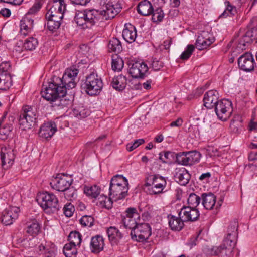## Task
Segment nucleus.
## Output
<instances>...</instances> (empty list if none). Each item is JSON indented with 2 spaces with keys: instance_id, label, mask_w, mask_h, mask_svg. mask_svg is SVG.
I'll list each match as a JSON object with an SVG mask.
<instances>
[{
  "instance_id": "nucleus-1",
  "label": "nucleus",
  "mask_w": 257,
  "mask_h": 257,
  "mask_svg": "<svg viewBox=\"0 0 257 257\" xmlns=\"http://www.w3.org/2000/svg\"><path fill=\"white\" fill-rule=\"evenodd\" d=\"M102 10L85 9L76 12L74 21L82 29L91 28L99 22L113 18L120 12L118 4L114 5L111 0H101Z\"/></svg>"
},
{
  "instance_id": "nucleus-2",
  "label": "nucleus",
  "mask_w": 257,
  "mask_h": 257,
  "mask_svg": "<svg viewBox=\"0 0 257 257\" xmlns=\"http://www.w3.org/2000/svg\"><path fill=\"white\" fill-rule=\"evenodd\" d=\"M60 82V78L54 76L49 82L48 86H46L44 90L41 91L42 96L46 100L50 101L51 104L58 97L64 96L66 94L64 87H61L59 85Z\"/></svg>"
},
{
  "instance_id": "nucleus-3",
  "label": "nucleus",
  "mask_w": 257,
  "mask_h": 257,
  "mask_svg": "<svg viewBox=\"0 0 257 257\" xmlns=\"http://www.w3.org/2000/svg\"><path fill=\"white\" fill-rule=\"evenodd\" d=\"M36 200L47 213H56L60 208L58 198L52 193L46 191L40 192L38 194Z\"/></svg>"
},
{
  "instance_id": "nucleus-4",
  "label": "nucleus",
  "mask_w": 257,
  "mask_h": 257,
  "mask_svg": "<svg viewBox=\"0 0 257 257\" xmlns=\"http://www.w3.org/2000/svg\"><path fill=\"white\" fill-rule=\"evenodd\" d=\"M38 117L37 110L29 105L23 107L19 115L20 128L23 131L31 128L35 125Z\"/></svg>"
},
{
  "instance_id": "nucleus-5",
  "label": "nucleus",
  "mask_w": 257,
  "mask_h": 257,
  "mask_svg": "<svg viewBox=\"0 0 257 257\" xmlns=\"http://www.w3.org/2000/svg\"><path fill=\"white\" fill-rule=\"evenodd\" d=\"M103 85L101 78L93 73L86 77L85 81L82 82L81 86L87 94L93 96L100 93Z\"/></svg>"
},
{
  "instance_id": "nucleus-6",
  "label": "nucleus",
  "mask_w": 257,
  "mask_h": 257,
  "mask_svg": "<svg viewBox=\"0 0 257 257\" xmlns=\"http://www.w3.org/2000/svg\"><path fill=\"white\" fill-rule=\"evenodd\" d=\"M145 185L150 187L148 188L150 194H157L163 192L166 181L165 178L159 175H151L147 178Z\"/></svg>"
},
{
  "instance_id": "nucleus-7",
  "label": "nucleus",
  "mask_w": 257,
  "mask_h": 257,
  "mask_svg": "<svg viewBox=\"0 0 257 257\" xmlns=\"http://www.w3.org/2000/svg\"><path fill=\"white\" fill-rule=\"evenodd\" d=\"M79 70L75 67L73 66L68 68L65 70L62 78H60V83L59 85L61 87H64L65 89V94L67 90L75 88L76 85V78L78 73Z\"/></svg>"
},
{
  "instance_id": "nucleus-8",
  "label": "nucleus",
  "mask_w": 257,
  "mask_h": 257,
  "mask_svg": "<svg viewBox=\"0 0 257 257\" xmlns=\"http://www.w3.org/2000/svg\"><path fill=\"white\" fill-rule=\"evenodd\" d=\"M151 228L148 223L139 224L138 226L131 230V236L133 240L138 242L146 241L151 235Z\"/></svg>"
},
{
  "instance_id": "nucleus-9",
  "label": "nucleus",
  "mask_w": 257,
  "mask_h": 257,
  "mask_svg": "<svg viewBox=\"0 0 257 257\" xmlns=\"http://www.w3.org/2000/svg\"><path fill=\"white\" fill-rule=\"evenodd\" d=\"M231 106V101L228 99L219 100L214 106L218 118L221 120L226 121L230 115Z\"/></svg>"
},
{
  "instance_id": "nucleus-10",
  "label": "nucleus",
  "mask_w": 257,
  "mask_h": 257,
  "mask_svg": "<svg viewBox=\"0 0 257 257\" xmlns=\"http://www.w3.org/2000/svg\"><path fill=\"white\" fill-rule=\"evenodd\" d=\"M201 157V154L197 151L183 152L177 154V161L183 165H192L199 162Z\"/></svg>"
},
{
  "instance_id": "nucleus-11",
  "label": "nucleus",
  "mask_w": 257,
  "mask_h": 257,
  "mask_svg": "<svg viewBox=\"0 0 257 257\" xmlns=\"http://www.w3.org/2000/svg\"><path fill=\"white\" fill-rule=\"evenodd\" d=\"M73 182L71 177L66 176L64 174H58L54 178L50 184L51 187L58 191H61L68 189Z\"/></svg>"
},
{
  "instance_id": "nucleus-12",
  "label": "nucleus",
  "mask_w": 257,
  "mask_h": 257,
  "mask_svg": "<svg viewBox=\"0 0 257 257\" xmlns=\"http://www.w3.org/2000/svg\"><path fill=\"white\" fill-rule=\"evenodd\" d=\"M125 213L126 215L125 216H121V223L123 225L124 228L132 230L139 224L136 219H139L140 216L137 213L136 209L133 207L127 208Z\"/></svg>"
},
{
  "instance_id": "nucleus-13",
  "label": "nucleus",
  "mask_w": 257,
  "mask_h": 257,
  "mask_svg": "<svg viewBox=\"0 0 257 257\" xmlns=\"http://www.w3.org/2000/svg\"><path fill=\"white\" fill-rule=\"evenodd\" d=\"M129 73L133 78H144L148 71L147 64L142 61H132L129 64Z\"/></svg>"
},
{
  "instance_id": "nucleus-14",
  "label": "nucleus",
  "mask_w": 257,
  "mask_h": 257,
  "mask_svg": "<svg viewBox=\"0 0 257 257\" xmlns=\"http://www.w3.org/2000/svg\"><path fill=\"white\" fill-rule=\"evenodd\" d=\"M215 41V38L207 31H202L196 41V47L199 50L207 48Z\"/></svg>"
},
{
  "instance_id": "nucleus-15",
  "label": "nucleus",
  "mask_w": 257,
  "mask_h": 257,
  "mask_svg": "<svg viewBox=\"0 0 257 257\" xmlns=\"http://www.w3.org/2000/svg\"><path fill=\"white\" fill-rule=\"evenodd\" d=\"M20 209L16 206H10L2 213V222L5 225L12 224L19 216Z\"/></svg>"
},
{
  "instance_id": "nucleus-16",
  "label": "nucleus",
  "mask_w": 257,
  "mask_h": 257,
  "mask_svg": "<svg viewBox=\"0 0 257 257\" xmlns=\"http://www.w3.org/2000/svg\"><path fill=\"white\" fill-rule=\"evenodd\" d=\"M238 64L241 70L250 72L254 70L255 61L252 54L246 52L239 57Z\"/></svg>"
},
{
  "instance_id": "nucleus-17",
  "label": "nucleus",
  "mask_w": 257,
  "mask_h": 257,
  "mask_svg": "<svg viewBox=\"0 0 257 257\" xmlns=\"http://www.w3.org/2000/svg\"><path fill=\"white\" fill-rule=\"evenodd\" d=\"M199 215L198 209L188 206H184L179 213V216L184 222L195 221L198 219Z\"/></svg>"
},
{
  "instance_id": "nucleus-18",
  "label": "nucleus",
  "mask_w": 257,
  "mask_h": 257,
  "mask_svg": "<svg viewBox=\"0 0 257 257\" xmlns=\"http://www.w3.org/2000/svg\"><path fill=\"white\" fill-rule=\"evenodd\" d=\"M227 240H225L224 243H222L218 247L213 246L209 247L208 246H206L204 248L203 251L207 255L229 254V253L231 251L232 246L230 245L227 247H224L225 243H227Z\"/></svg>"
},
{
  "instance_id": "nucleus-19",
  "label": "nucleus",
  "mask_w": 257,
  "mask_h": 257,
  "mask_svg": "<svg viewBox=\"0 0 257 257\" xmlns=\"http://www.w3.org/2000/svg\"><path fill=\"white\" fill-rule=\"evenodd\" d=\"M109 196L115 200H121L128 195V186L109 185Z\"/></svg>"
},
{
  "instance_id": "nucleus-20",
  "label": "nucleus",
  "mask_w": 257,
  "mask_h": 257,
  "mask_svg": "<svg viewBox=\"0 0 257 257\" xmlns=\"http://www.w3.org/2000/svg\"><path fill=\"white\" fill-rule=\"evenodd\" d=\"M14 159L15 155L13 150L11 148L7 149L6 147L2 148L1 159L2 166L4 169H7L12 165Z\"/></svg>"
},
{
  "instance_id": "nucleus-21",
  "label": "nucleus",
  "mask_w": 257,
  "mask_h": 257,
  "mask_svg": "<svg viewBox=\"0 0 257 257\" xmlns=\"http://www.w3.org/2000/svg\"><path fill=\"white\" fill-rule=\"evenodd\" d=\"M56 123L53 121L44 123L40 127L39 134L40 137L48 139L51 138L57 131Z\"/></svg>"
},
{
  "instance_id": "nucleus-22",
  "label": "nucleus",
  "mask_w": 257,
  "mask_h": 257,
  "mask_svg": "<svg viewBox=\"0 0 257 257\" xmlns=\"http://www.w3.org/2000/svg\"><path fill=\"white\" fill-rule=\"evenodd\" d=\"M219 93L215 90H211L206 92L204 96V105L207 108H214L215 105L219 101Z\"/></svg>"
},
{
  "instance_id": "nucleus-23",
  "label": "nucleus",
  "mask_w": 257,
  "mask_h": 257,
  "mask_svg": "<svg viewBox=\"0 0 257 257\" xmlns=\"http://www.w3.org/2000/svg\"><path fill=\"white\" fill-rule=\"evenodd\" d=\"M237 227L235 225H231L228 228V233L227 235V236L224 239L223 241V243L225 240H227V243H225V245L224 247H227L228 245H231L232 246V248L231 249V251L229 253V254H224L227 256H230L232 254V252L234 248V246L236 243V236H237Z\"/></svg>"
},
{
  "instance_id": "nucleus-24",
  "label": "nucleus",
  "mask_w": 257,
  "mask_h": 257,
  "mask_svg": "<svg viewBox=\"0 0 257 257\" xmlns=\"http://www.w3.org/2000/svg\"><path fill=\"white\" fill-rule=\"evenodd\" d=\"M62 11H58V7L53 5L46 13V18L61 23L66 9L62 8Z\"/></svg>"
},
{
  "instance_id": "nucleus-25",
  "label": "nucleus",
  "mask_w": 257,
  "mask_h": 257,
  "mask_svg": "<svg viewBox=\"0 0 257 257\" xmlns=\"http://www.w3.org/2000/svg\"><path fill=\"white\" fill-rule=\"evenodd\" d=\"M122 37L129 43L134 42L137 37L135 27L130 23L126 24L122 31Z\"/></svg>"
},
{
  "instance_id": "nucleus-26",
  "label": "nucleus",
  "mask_w": 257,
  "mask_h": 257,
  "mask_svg": "<svg viewBox=\"0 0 257 257\" xmlns=\"http://www.w3.org/2000/svg\"><path fill=\"white\" fill-rule=\"evenodd\" d=\"M104 240L102 236L97 235L91 238L90 244V250L93 253H99L104 248Z\"/></svg>"
},
{
  "instance_id": "nucleus-27",
  "label": "nucleus",
  "mask_w": 257,
  "mask_h": 257,
  "mask_svg": "<svg viewBox=\"0 0 257 257\" xmlns=\"http://www.w3.org/2000/svg\"><path fill=\"white\" fill-rule=\"evenodd\" d=\"M202 205L207 210H211L215 206L216 196L212 193H204L201 194Z\"/></svg>"
},
{
  "instance_id": "nucleus-28",
  "label": "nucleus",
  "mask_w": 257,
  "mask_h": 257,
  "mask_svg": "<svg viewBox=\"0 0 257 257\" xmlns=\"http://www.w3.org/2000/svg\"><path fill=\"white\" fill-rule=\"evenodd\" d=\"M5 118L4 116L0 120V139L2 140H6L11 136L13 128L12 124L5 122Z\"/></svg>"
},
{
  "instance_id": "nucleus-29",
  "label": "nucleus",
  "mask_w": 257,
  "mask_h": 257,
  "mask_svg": "<svg viewBox=\"0 0 257 257\" xmlns=\"http://www.w3.org/2000/svg\"><path fill=\"white\" fill-rule=\"evenodd\" d=\"M175 180L181 185H186L189 181L191 175L185 168L178 169L174 175Z\"/></svg>"
},
{
  "instance_id": "nucleus-30",
  "label": "nucleus",
  "mask_w": 257,
  "mask_h": 257,
  "mask_svg": "<svg viewBox=\"0 0 257 257\" xmlns=\"http://www.w3.org/2000/svg\"><path fill=\"white\" fill-rule=\"evenodd\" d=\"M107 233L112 244H117L123 237V234L115 227L108 228Z\"/></svg>"
},
{
  "instance_id": "nucleus-31",
  "label": "nucleus",
  "mask_w": 257,
  "mask_h": 257,
  "mask_svg": "<svg viewBox=\"0 0 257 257\" xmlns=\"http://www.w3.org/2000/svg\"><path fill=\"white\" fill-rule=\"evenodd\" d=\"M138 12L143 16H148L153 12V8L151 3L147 0L140 2L137 6Z\"/></svg>"
},
{
  "instance_id": "nucleus-32",
  "label": "nucleus",
  "mask_w": 257,
  "mask_h": 257,
  "mask_svg": "<svg viewBox=\"0 0 257 257\" xmlns=\"http://www.w3.org/2000/svg\"><path fill=\"white\" fill-rule=\"evenodd\" d=\"M169 225L171 229L174 231H180L184 227V221L180 218L173 215L168 216Z\"/></svg>"
},
{
  "instance_id": "nucleus-33",
  "label": "nucleus",
  "mask_w": 257,
  "mask_h": 257,
  "mask_svg": "<svg viewBox=\"0 0 257 257\" xmlns=\"http://www.w3.org/2000/svg\"><path fill=\"white\" fill-rule=\"evenodd\" d=\"M127 79L125 76L122 75L114 77L112 80L111 85L118 91L123 90L126 87Z\"/></svg>"
},
{
  "instance_id": "nucleus-34",
  "label": "nucleus",
  "mask_w": 257,
  "mask_h": 257,
  "mask_svg": "<svg viewBox=\"0 0 257 257\" xmlns=\"http://www.w3.org/2000/svg\"><path fill=\"white\" fill-rule=\"evenodd\" d=\"M37 243V238H20L17 240V243L20 246L26 249H30L35 247Z\"/></svg>"
},
{
  "instance_id": "nucleus-35",
  "label": "nucleus",
  "mask_w": 257,
  "mask_h": 257,
  "mask_svg": "<svg viewBox=\"0 0 257 257\" xmlns=\"http://www.w3.org/2000/svg\"><path fill=\"white\" fill-rule=\"evenodd\" d=\"M91 111L86 106L79 105L73 109V115L79 119L84 118L88 116Z\"/></svg>"
},
{
  "instance_id": "nucleus-36",
  "label": "nucleus",
  "mask_w": 257,
  "mask_h": 257,
  "mask_svg": "<svg viewBox=\"0 0 257 257\" xmlns=\"http://www.w3.org/2000/svg\"><path fill=\"white\" fill-rule=\"evenodd\" d=\"M12 85V79L10 74L0 73V89L7 90Z\"/></svg>"
},
{
  "instance_id": "nucleus-37",
  "label": "nucleus",
  "mask_w": 257,
  "mask_h": 257,
  "mask_svg": "<svg viewBox=\"0 0 257 257\" xmlns=\"http://www.w3.org/2000/svg\"><path fill=\"white\" fill-rule=\"evenodd\" d=\"M71 104V100L67 98L65 94L64 96L58 97L53 102H51V106L58 109H62L64 107H67Z\"/></svg>"
},
{
  "instance_id": "nucleus-38",
  "label": "nucleus",
  "mask_w": 257,
  "mask_h": 257,
  "mask_svg": "<svg viewBox=\"0 0 257 257\" xmlns=\"http://www.w3.org/2000/svg\"><path fill=\"white\" fill-rule=\"evenodd\" d=\"M97 202L96 204L99 205L101 207L105 208L107 209H110L112 207L113 201L111 196L109 198L104 194L100 195L98 196Z\"/></svg>"
},
{
  "instance_id": "nucleus-39",
  "label": "nucleus",
  "mask_w": 257,
  "mask_h": 257,
  "mask_svg": "<svg viewBox=\"0 0 257 257\" xmlns=\"http://www.w3.org/2000/svg\"><path fill=\"white\" fill-rule=\"evenodd\" d=\"M109 51L119 53L122 50L121 42L116 38H112L109 40L108 44Z\"/></svg>"
},
{
  "instance_id": "nucleus-40",
  "label": "nucleus",
  "mask_w": 257,
  "mask_h": 257,
  "mask_svg": "<svg viewBox=\"0 0 257 257\" xmlns=\"http://www.w3.org/2000/svg\"><path fill=\"white\" fill-rule=\"evenodd\" d=\"M27 225L26 232L31 235H36L38 234L40 230V225L35 219L32 220V221L28 222Z\"/></svg>"
},
{
  "instance_id": "nucleus-41",
  "label": "nucleus",
  "mask_w": 257,
  "mask_h": 257,
  "mask_svg": "<svg viewBox=\"0 0 257 257\" xmlns=\"http://www.w3.org/2000/svg\"><path fill=\"white\" fill-rule=\"evenodd\" d=\"M177 154L174 152L167 151L159 153V159L166 164L171 163L175 158L177 159Z\"/></svg>"
},
{
  "instance_id": "nucleus-42",
  "label": "nucleus",
  "mask_w": 257,
  "mask_h": 257,
  "mask_svg": "<svg viewBox=\"0 0 257 257\" xmlns=\"http://www.w3.org/2000/svg\"><path fill=\"white\" fill-rule=\"evenodd\" d=\"M109 185L128 186V182L126 177L123 175H116L111 178Z\"/></svg>"
},
{
  "instance_id": "nucleus-43",
  "label": "nucleus",
  "mask_w": 257,
  "mask_h": 257,
  "mask_svg": "<svg viewBox=\"0 0 257 257\" xmlns=\"http://www.w3.org/2000/svg\"><path fill=\"white\" fill-rule=\"evenodd\" d=\"M124 66V61L117 54L112 55L111 67L113 70L120 71Z\"/></svg>"
},
{
  "instance_id": "nucleus-44",
  "label": "nucleus",
  "mask_w": 257,
  "mask_h": 257,
  "mask_svg": "<svg viewBox=\"0 0 257 257\" xmlns=\"http://www.w3.org/2000/svg\"><path fill=\"white\" fill-rule=\"evenodd\" d=\"M38 45L37 39L33 36L29 37L24 40L23 47L27 50L33 51Z\"/></svg>"
},
{
  "instance_id": "nucleus-45",
  "label": "nucleus",
  "mask_w": 257,
  "mask_h": 257,
  "mask_svg": "<svg viewBox=\"0 0 257 257\" xmlns=\"http://www.w3.org/2000/svg\"><path fill=\"white\" fill-rule=\"evenodd\" d=\"M84 192L87 196L96 199L100 194V188L97 185L85 187Z\"/></svg>"
},
{
  "instance_id": "nucleus-46",
  "label": "nucleus",
  "mask_w": 257,
  "mask_h": 257,
  "mask_svg": "<svg viewBox=\"0 0 257 257\" xmlns=\"http://www.w3.org/2000/svg\"><path fill=\"white\" fill-rule=\"evenodd\" d=\"M68 240L70 241L69 243L70 244L75 246L80 245L82 241L81 235L78 231H72L69 235Z\"/></svg>"
},
{
  "instance_id": "nucleus-47",
  "label": "nucleus",
  "mask_w": 257,
  "mask_h": 257,
  "mask_svg": "<svg viewBox=\"0 0 257 257\" xmlns=\"http://www.w3.org/2000/svg\"><path fill=\"white\" fill-rule=\"evenodd\" d=\"M201 197L199 196L194 193H191L187 199L188 207L197 209L196 207L199 205Z\"/></svg>"
},
{
  "instance_id": "nucleus-48",
  "label": "nucleus",
  "mask_w": 257,
  "mask_h": 257,
  "mask_svg": "<svg viewBox=\"0 0 257 257\" xmlns=\"http://www.w3.org/2000/svg\"><path fill=\"white\" fill-rule=\"evenodd\" d=\"M63 253L66 257H76L77 250L76 246L67 243L64 246Z\"/></svg>"
},
{
  "instance_id": "nucleus-49",
  "label": "nucleus",
  "mask_w": 257,
  "mask_h": 257,
  "mask_svg": "<svg viewBox=\"0 0 257 257\" xmlns=\"http://www.w3.org/2000/svg\"><path fill=\"white\" fill-rule=\"evenodd\" d=\"M225 4L226 8L224 12L220 15V17L225 18L228 16H234L237 13L236 8L231 5L229 2H225Z\"/></svg>"
},
{
  "instance_id": "nucleus-50",
  "label": "nucleus",
  "mask_w": 257,
  "mask_h": 257,
  "mask_svg": "<svg viewBox=\"0 0 257 257\" xmlns=\"http://www.w3.org/2000/svg\"><path fill=\"white\" fill-rule=\"evenodd\" d=\"M62 192H64V197L68 200L72 201L76 198V190L74 187L70 186L68 189H66Z\"/></svg>"
},
{
  "instance_id": "nucleus-51",
  "label": "nucleus",
  "mask_w": 257,
  "mask_h": 257,
  "mask_svg": "<svg viewBox=\"0 0 257 257\" xmlns=\"http://www.w3.org/2000/svg\"><path fill=\"white\" fill-rule=\"evenodd\" d=\"M151 14L152 15V20L154 22H161L164 16L163 11L161 8H157L156 10H153Z\"/></svg>"
},
{
  "instance_id": "nucleus-52",
  "label": "nucleus",
  "mask_w": 257,
  "mask_h": 257,
  "mask_svg": "<svg viewBox=\"0 0 257 257\" xmlns=\"http://www.w3.org/2000/svg\"><path fill=\"white\" fill-rule=\"evenodd\" d=\"M237 118V119H233L230 124V128L234 133H237L239 129L241 127V123L239 120V117L238 116Z\"/></svg>"
},
{
  "instance_id": "nucleus-53",
  "label": "nucleus",
  "mask_w": 257,
  "mask_h": 257,
  "mask_svg": "<svg viewBox=\"0 0 257 257\" xmlns=\"http://www.w3.org/2000/svg\"><path fill=\"white\" fill-rule=\"evenodd\" d=\"M80 223L84 226L91 227L93 225L94 218L91 216L85 215L80 219Z\"/></svg>"
},
{
  "instance_id": "nucleus-54",
  "label": "nucleus",
  "mask_w": 257,
  "mask_h": 257,
  "mask_svg": "<svg viewBox=\"0 0 257 257\" xmlns=\"http://www.w3.org/2000/svg\"><path fill=\"white\" fill-rule=\"evenodd\" d=\"M195 49V47L193 45H188L186 50L181 54L180 58L182 60L188 59L192 54Z\"/></svg>"
},
{
  "instance_id": "nucleus-55",
  "label": "nucleus",
  "mask_w": 257,
  "mask_h": 257,
  "mask_svg": "<svg viewBox=\"0 0 257 257\" xmlns=\"http://www.w3.org/2000/svg\"><path fill=\"white\" fill-rule=\"evenodd\" d=\"M47 28L49 29V31L55 32L59 28L61 25V23H57V22H54L53 20H51L49 19H47Z\"/></svg>"
},
{
  "instance_id": "nucleus-56",
  "label": "nucleus",
  "mask_w": 257,
  "mask_h": 257,
  "mask_svg": "<svg viewBox=\"0 0 257 257\" xmlns=\"http://www.w3.org/2000/svg\"><path fill=\"white\" fill-rule=\"evenodd\" d=\"M151 66L154 71H159L163 67L164 63L160 59L153 58Z\"/></svg>"
},
{
  "instance_id": "nucleus-57",
  "label": "nucleus",
  "mask_w": 257,
  "mask_h": 257,
  "mask_svg": "<svg viewBox=\"0 0 257 257\" xmlns=\"http://www.w3.org/2000/svg\"><path fill=\"white\" fill-rule=\"evenodd\" d=\"M63 210L64 214L67 217L72 216L75 210L73 205L70 203L65 205Z\"/></svg>"
},
{
  "instance_id": "nucleus-58",
  "label": "nucleus",
  "mask_w": 257,
  "mask_h": 257,
  "mask_svg": "<svg viewBox=\"0 0 257 257\" xmlns=\"http://www.w3.org/2000/svg\"><path fill=\"white\" fill-rule=\"evenodd\" d=\"M33 31V29H30L28 26H27L23 23L20 22V34L24 36L28 35L31 33Z\"/></svg>"
},
{
  "instance_id": "nucleus-59",
  "label": "nucleus",
  "mask_w": 257,
  "mask_h": 257,
  "mask_svg": "<svg viewBox=\"0 0 257 257\" xmlns=\"http://www.w3.org/2000/svg\"><path fill=\"white\" fill-rule=\"evenodd\" d=\"M11 65L9 62H4L0 64V73L10 74Z\"/></svg>"
},
{
  "instance_id": "nucleus-60",
  "label": "nucleus",
  "mask_w": 257,
  "mask_h": 257,
  "mask_svg": "<svg viewBox=\"0 0 257 257\" xmlns=\"http://www.w3.org/2000/svg\"><path fill=\"white\" fill-rule=\"evenodd\" d=\"M42 4L40 2H36L33 6L29 10L26 14L27 15L34 14L37 13L41 8Z\"/></svg>"
},
{
  "instance_id": "nucleus-61",
  "label": "nucleus",
  "mask_w": 257,
  "mask_h": 257,
  "mask_svg": "<svg viewBox=\"0 0 257 257\" xmlns=\"http://www.w3.org/2000/svg\"><path fill=\"white\" fill-rule=\"evenodd\" d=\"M28 16L26 15V17L23 18L20 22L28 26L30 29H33L34 21L32 18H29Z\"/></svg>"
},
{
  "instance_id": "nucleus-62",
  "label": "nucleus",
  "mask_w": 257,
  "mask_h": 257,
  "mask_svg": "<svg viewBox=\"0 0 257 257\" xmlns=\"http://www.w3.org/2000/svg\"><path fill=\"white\" fill-rule=\"evenodd\" d=\"M252 41V40L245 34L243 37L240 39L239 45L240 46L242 45L244 47L246 45V44L250 43ZM240 47H241V46Z\"/></svg>"
},
{
  "instance_id": "nucleus-63",
  "label": "nucleus",
  "mask_w": 257,
  "mask_h": 257,
  "mask_svg": "<svg viewBox=\"0 0 257 257\" xmlns=\"http://www.w3.org/2000/svg\"><path fill=\"white\" fill-rule=\"evenodd\" d=\"M199 232L197 235H195L191 237L188 242L187 243V244L190 247H192L194 246H195L197 242H198V238L200 234Z\"/></svg>"
},
{
  "instance_id": "nucleus-64",
  "label": "nucleus",
  "mask_w": 257,
  "mask_h": 257,
  "mask_svg": "<svg viewBox=\"0 0 257 257\" xmlns=\"http://www.w3.org/2000/svg\"><path fill=\"white\" fill-rule=\"evenodd\" d=\"M56 249L54 247L52 248H47L44 257H55V256Z\"/></svg>"
}]
</instances>
